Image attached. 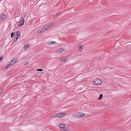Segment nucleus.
Listing matches in <instances>:
<instances>
[{
  "label": "nucleus",
  "instance_id": "obj_4",
  "mask_svg": "<svg viewBox=\"0 0 131 131\" xmlns=\"http://www.w3.org/2000/svg\"><path fill=\"white\" fill-rule=\"evenodd\" d=\"M57 114V117L60 118L63 117L66 115V113L63 112H62L60 113H58Z\"/></svg>",
  "mask_w": 131,
  "mask_h": 131
},
{
  "label": "nucleus",
  "instance_id": "obj_13",
  "mask_svg": "<svg viewBox=\"0 0 131 131\" xmlns=\"http://www.w3.org/2000/svg\"><path fill=\"white\" fill-rule=\"evenodd\" d=\"M40 29L42 32H43L47 30L46 29V27L45 26L42 28H40Z\"/></svg>",
  "mask_w": 131,
  "mask_h": 131
},
{
  "label": "nucleus",
  "instance_id": "obj_22",
  "mask_svg": "<svg viewBox=\"0 0 131 131\" xmlns=\"http://www.w3.org/2000/svg\"><path fill=\"white\" fill-rule=\"evenodd\" d=\"M18 38H19V37H17H17H16H16H15V38H14V41H16L18 39Z\"/></svg>",
  "mask_w": 131,
  "mask_h": 131
},
{
  "label": "nucleus",
  "instance_id": "obj_12",
  "mask_svg": "<svg viewBox=\"0 0 131 131\" xmlns=\"http://www.w3.org/2000/svg\"><path fill=\"white\" fill-rule=\"evenodd\" d=\"M62 130L64 131H70L69 128L66 127V126L64 127Z\"/></svg>",
  "mask_w": 131,
  "mask_h": 131
},
{
  "label": "nucleus",
  "instance_id": "obj_26",
  "mask_svg": "<svg viewBox=\"0 0 131 131\" xmlns=\"http://www.w3.org/2000/svg\"><path fill=\"white\" fill-rule=\"evenodd\" d=\"M2 93V91L1 90V89L0 88V94H1Z\"/></svg>",
  "mask_w": 131,
  "mask_h": 131
},
{
  "label": "nucleus",
  "instance_id": "obj_19",
  "mask_svg": "<svg viewBox=\"0 0 131 131\" xmlns=\"http://www.w3.org/2000/svg\"><path fill=\"white\" fill-rule=\"evenodd\" d=\"M61 13L60 12H59L57 13L56 15V17H57L58 16L60 15Z\"/></svg>",
  "mask_w": 131,
  "mask_h": 131
},
{
  "label": "nucleus",
  "instance_id": "obj_15",
  "mask_svg": "<svg viewBox=\"0 0 131 131\" xmlns=\"http://www.w3.org/2000/svg\"><path fill=\"white\" fill-rule=\"evenodd\" d=\"M29 46V45L28 44L25 45L24 47V49L26 50L28 48Z\"/></svg>",
  "mask_w": 131,
  "mask_h": 131
},
{
  "label": "nucleus",
  "instance_id": "obj_24",
  "mask_svg": "<svg viewBox=\"0 0 131 131\" xmlns=\"http://www.w3.org/2000/svg\"><path fill=\"white\" fill-rule=\"evenodd\" d=\"M43 70V69H38L37 70V71H42Z\"/></svg>",
  "mask_w": 131,
  "mask_h": 131
},
{
  "label": "nucleus",
  "instance_id": "obj_17",
  "mask_svg": "<svg viewBox=\"0 0 131 131\" xmlns=\"http://www.w3.org/2000/svg\"><path fill=\"white\" fill-rule=\"evenodd\" d=\"M56 43V42L54 41H52L51 42H49L48 43V44L49 45H51L53 44H54Z\"/></svg>",
  "mask_w": 131,
  "mask_h": 131
},
{
  "label": "nucleus",
  "instance_id": "obj_16",
  "mask_svg": "<svg viewBox=\"0 0 131 131\" xmlns=\"http://www.w3.org/2000/svg\"><path fill=\"white\" fill-rule=\"evenodd\" d=\"M67 60V59L66 58H64L61 59V61L62 62H66Z\"/></svg>",
  "mask_w": 131,
  "mask_h": 131
},
{
  "label": "nucleus",
  "instance_id": "obj_23",
  "mask_svg": "<svg viewBox=\"0 0 131 131\" xmlns=\"http://www.w3.org/2000/svg\"><path fill=\"white\" fill-rule=\"evenodd\" d=\"M37 34H38V33H41V32H42L41 30L40 29L38 31H37Z\"/></svg>",
  "mask_w": 131,
  "mask_h": 131
},
{
  "label": "nucleus",
  "instance_id": "obj_5",
  "mask_svg": "<svg viewBox=\"0 0 131 131\" xmlns=\"http://www.w3.org/2000/svg\"><path fill=\"white\" fill-rule=\"evenodd\" d=\"M17 61V60L15 58L12 59L10 62L9 63V64H10L11 66L14 64Z\"/></svg>",
  "mask_w": 131,
  "mask_h": 131
},
{
  "label": "nucleus",
  "instance_id": "obj_10",
  "mask_svg": "<svg viewBox=\"0 0 131 131\" xmlns=\"http://www.w3.org/2000/svg\"><path fill=\"white\" fill-rule=\"evenodd\" d=\"M6 18V16L4 14H3L1 15V20H5Z\"/></svg>",
  "mask_w": 131,
  "mask_h": 131
},
{
  "label": "nucleus",
  "instance_id": "obj_3",
  "mask_svg": "<svg viewBox=\"0 0 131 131\" xmlns=\"http://www.w3.org/2000/svg\"><path fill=\"white\" fill-rule=\"evenodd\" d=\"M84 113L81 112H79L76 114V116L78 118L82 117L84 116Z\"/></svg>",
  "mask_w": 131,
  "mask_h": 131
},
{
  "label": "nucleus",
  "instance_id": "obj_25",
  "mask_svg": "<svg viewBox=\"0 0 131 131\" xmlns=\"http://www.w3.org/2000/svg\"><path fill=\"white\" fill-rule=\"evenodd\" d=\"M3 57L2 56H1L0 57V62H1L2 61V60L3 59Z\"/></svg>",
  "mask_w": 131,
  "mask_h": 131
},
{
  "label": "nucleus",
  "instance_id": "obj_21",
  "mask_svg": "<svg viewBox=\"0 0 131 131\" xmlns=\"http://www.w3.org/2000/svg\"><path fill=\"white\" fill-rule=\"evenodd\" d=\"M14 35H15L14 33V32H12L11 34V35H10L11 37H13L14 36Z\"/></svg>",
  "mask_w": 131,
  "mask_h": 131
},
{
  "label": "nucleus",
  "instance_id": "obj_8",
  "mask_svg": "<svg viewBox=\"0 0 131 131\" xmlns=\"http://www.w3.org/2000/svg\"><path fill=\"white\" fill-rule=\"evenodd\" d=\"M64 51V49L62 48H60L58 49L56 51L57 53L60 54L62 53Z\"/></svg>",
  "mask_w": 131,
  "mask_h": 131
},
{
  "label": "nucleus",
  "instance_id": "obj_6",
  "mask_svg": "<svg viewBox=\"0 0 131 131\" xmlns=\"http://www.w3.org/2000/svg\"><path fill=\"white\" fill-rule=\"evenodd\" d=\"M25 19L24 18H21V21L19 22L18 24V25L19 26H22L24 22Z\"/></svg>",
  "mask_w": 131,
  "mask_h": 131
},
{
  "label": "nucleus",
  "instance_id": "obj_11",
  "mask_svg": "<svg viewBox=\"0 0 131 131\" xmlns=\"http://www.w3.org/2000/svg\"><path fill=\"white\" fill-rule=\"evenodd\" d=\"M79 51L80 52H81L83 48V46L82 45H80L78 46Z\"/></svg>",
  "mask_w": 131,
  "mask_h": 131
},
{
  "label": "nucleus",
  "instance_id": "obj_14",
  "mask_svg": "<svg viewBox=\"0 0 131 131\" xmlns=\"http://www.w3.org/2000/svg\"><path fill=\"white\" fill-rule=\"evenodd\" d=\"M11 66V65L10 64H9V63L5 68L3 69V70H6V69L8 68Z\"/></svg>",
  "mask_w": 131,
  "mask_h": 131
},
{
  "label": "nucleus",
  "instance_id": "obj_20",
  "mask_svg": "<svg viewBox=\"0 0 131 131\" xmlns=\"http://www.w3.org/2000/svg\"><path fill=\"white\" fill-rule=\"evenodd\" d=\"M103 97V95L102 94H100V95L99 97V98L98 99L99 100H100Z\"/></svg>",
  "mask_w": 131,
  "mask_h": 131
},
{
  "label": "nucleus",
  "instance_id": "obj_9",
  "mask_svg": "<svg viewBox=\"0 0 131 131\" xmlns=\"http://www.w3.org/2000/svg\"><path fill=\"white\" fill-rule=\"evenodd\" d=\"M58 126L60 128L61 130L64 128V127L66 126V125L63 123H60L58 125Z\"/></svg>",
  "mask_w": 131,
  "mask_h": 131
},
{
  "label": "nucleus",
  "instance_id": "obj_18",
  "mask_svg": "<svg viewBox=\"0 0 131 131\" xmlns=\"http://www.w3.org/2000/svg\"><path fill=\"white\" fill-rule=\"evenodd\" d=\"M57 117V114H55L52 115V116H51V117Z\"/></svg>",
  "mask_w": 131,
  "mask_h": 131
},
{
  "label": "nucleus",
  "instance_id": "obj_2",
  "mask_svg": "<svg viewBox=\"0 0 131 131\" xmlns=\"http://www.w3.org/2000/svg\"><path fill=\"white\" fill-rule=\"evenodd\" d=\"M54 25V23H52L51 24H49L48 25H47L45 26L46 27V29L47 30L48 29Z\"/></svg>",
  "mask_w": 131,
  "mask_h": 131
},
{
  "label": "nucleus",
  "instance_id": "obj_1",
  "mask_svg": "<svg viewBox=\"0 0 131 131\" xmlns=\"http://www.w3.org/2000/svg\"><path fill=\"white\" fill-rule=\"evenodd\" d=\"M93 82V83L96 85H99L102 83V81L101 79H96L94 80Z\"/></svg>",
  "mask_w": 131,
  "mask_h": 131
},
{
  "label": "nucleus",
  "instance_id": "obj_7",
  "mask_svg": "<svg viewBox=\"0 0 131 131\" xmlns=\"http://www.w3.org/2000/svg\"><path fill=\"white\" fill-rule=\"evenodd\" d=\"M15 37H19V38L21 36V33L19 31H16L15 32Z\"/></svg>",
  "mask_w": 131,
  "mask_h": 131
}]
</instances>
